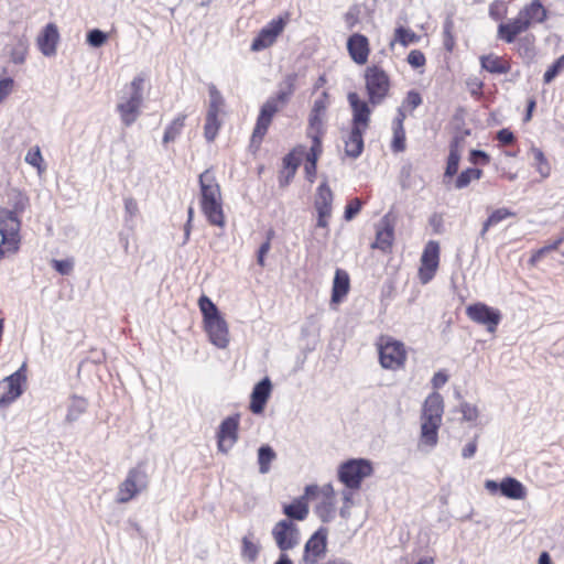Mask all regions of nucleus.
I'll list each match as a JSON object with an SVG mask.
<instances>
[{
	"label": "nucleus",
	"instance_id": "1",
	"mask_svg": "<svg viewBox=\"0 0 564 564\" xmlns=\"http://www.w3.org/2000/svg\"><path fill=\"white\" fill-rule=\"evenodd\" d=\"M6 196V205L0 207V236L9 251L18 252L22 240V215L31 207V202L19 188L9 189Z\"/></svg>",
	"mask_w": 564,
	"mask_h": 564
},
{
	"label": "nucleus",
	"instance_id": "2",
	"mask_svg": "<svg viewBox=\"0 0 564 564\" xmlns=\"http://www.w3.org/2000/svg\"><path fill=\"white\" fill-rule=\"evenodd\" d=\"M297 74L290 73L284 76L278 93L270 97L260 108L252 134L251 144L260 145L265 137L273 117L289 102L296 89Z\"/></svg>",
	"mask_w": 564,
	"mask_h": 564
},
{
	"label": "nucleus",
	"instance_id": "3",
	"mask_svg": "<svg viewBox=\"0 0 564 564\" xmlns=\"http://www.w3.org/2000/svg\"><path fill=\"white\" fill-rule=\"evenodd\" d=\"M351 110V128L345 140V152L350 158H358L364 151V134L371 120V108L356 91L347 95Z\"/></svg>",
	"mask_w": 564,
	"mask_h": 564
},
{
	"label": "nucleus",
	"instance_id": "4",
	"mask_svg": "<svg viewBox=\"0 0 564 564\" xmlns=\"http://www.w3.org/2000/svg\"><path fill=\"white\" fill-rule=\"evenodd\" d=\"M200 208L212 226L223 228L226 224L220 186L212 170L199 175Z\"/></svg>",
	"mask_w": 564,
	"mask_h": 564
},
{
	"label": "nucleus",
	"instance_id": "5",
	"mask_svg": "<svg viewBox=\"0 0 564 564\" xmlns=\"http://www.w3.org/2000/svg\"><path fill=\"white\" fill-rule=\"evenodd\" d=\"M444 400L438 392L429 394L423 403L420 423V445L435 447L438 443V430L442 425Z\"/></svg>",
	"mask_w": 564,
	"mask_h": 564
},
{
	"label": "nucleus",
	"instance_id": "6",
	"mask_svg": "<svg viewBox=\"0 0 564 564\" xmlns=\"http://www.w3.org/2000/svg\"><path fill=\"white\" fill-rule=\"evenodd\" d=\"M365 89L368 106L381 105L389 96L392 82L389 73L380 64H371L364 72Z\"/></svg>",
	"mask_w": 564,
	"mask_h": 564
},
{
	"label": "nucleus",
	"instance_id": "7",
	"mask_svg": "<svg viewBox=\"0 0 564 564\" xmlns=\"http://www.w3.org/2000/svg\"><path fill=\"white\" fill-rule=\"evenodd\" d=\"M380 366L386 370L398 371L405 367L408 348L405 344L390 335H380L375 343Z\"/></svg>",
	"mask_w": 564,
	"mask_h": 564
},
{
	"label": "nucleus",
	"instance_id": "8",
	"mask_svg": "<svg viewBox=\"0 0 564 564\" xmlns=\"http://www.w3.org/2000/svg\"><path fill=\"white\" fill-rule=\"evenodd\" d=\"M145 76L138 75L133 77L129 85L126 86L128 96H122L117 105L122 123L127 127L131 126L138 119L143 104V85Z\"/></svg>",
	"mask_w": 564,
	"mask_h": 564
},
{
	"label": "nucleus",
	"instance_id": "9",
	"mask_svg": "<svg viewBox=\"0 0 564 564\" xmlns=\"http://www.w3.org/2000/svg\"><path fill=\"white\" fill-rule=\"evenodd\" d=\"M209 104L205 117L204 138L214 142L221 128L220 115L224 112L225 99L214 84L208 85Z\"/></svg>",
	"mask_w": 564,
	"mask_h": 564
},
{
	"label": "nucleus",
	"instance_id": "10",
	"mask_svg": "<svg viewBox=\"0 0 564 564\" xmlns=\"http://www.w3.org/2000/svg\"><path fill=\"white\" fill-rule=\"evenodd\" d=\"M373 471L369 460L362 458H354L343 463L338 468V479L348 489L358 490L365 478L369 477Z\"/></svg>",
	"mask_w": 564,
	"mask_h": 564
},
{
	"label": "nucleus",
	"instance_id": "11",
	"mask_svg": "<svg viewBox=\"0 0 564 564\" xmlns=\"http://www.w3.org/2000/svg\"><path fill=\"white\" fill-rule=\"evenodd\" d=\"M149 476L140 465L131 468L124 480L119 485L116 501L127 503L148 488Z\"/></svg>",
	"mask_w": 564,
	"mask_h": 564
},
{
	"label": "nucleus",
	"instance_id": "12",
	"mask_svg": "<svg viewBox=\"0 0 564 564\" xmlns=\"http://www.w3.org/2000/svg\"><path fill=\"white\" fill-rule=\"evenodd\" d=\"M291 14L283 13L276 19L271 20L264 28H262L257 36L252 40L250 50L252 52H260L271 47L283 33L286 24L289 23Z\"/></svg>",
	"mask_w": 564,
	"mask_h": 564
},
{
	"label": "nucleus",
	"instance_id": "13",
	"mask_svg": "<svg viewBox=\"0 0 564 564\" xmlns=\"http://www.w3.org/2000/svg\"><path fill=\"white\" fill-rule=\"evenodd\" d=\"M441 246L436 240H430L425 243L420 258L417 278L422 284L431 282L440 267Z\"/></svg>",
	"mask_w": 564,
	"mask_h": 564
},
{
	"label": "nucleus",
	"instance_id": "14",
	"mask_svg": "<svg viewBox=\"0 0 564 564\" xmlns=\"http://www.w3.org/2000/svg\"><path fill=\"white\" fill-rule=\"evenodd\" d=\"M26 384V365L23 364L15 372L0 380V406L14 402Z\"/></svg>",
	"mask_w": 564,
	"mask_h": 564
},
{
	"label": "nucleus",
	"instance_id": "15",
	"mask_svg": "<svg viewBox=\"0 0 564 564\" xmlns=\"http://www.w3.org/2000/svg\"><path fill=\"white\" fill-rule=\"evenodd\" d=\"M328 546V529L318 528L305 542L302 554L303 564H318L325 558Z\"/></svg>",
	"mask_w": 564,
	"mask_h": 564
},
{
	"label": "nucleus",
	"instance_id": "16",
	"mask_svg": "<svg viewBox=\"0 0 564 564\" xmlns=\"http://www.w3.org/2000/svg\"><path fill=\"white\" fill-rule=\"evenodd\" d=\"M272 536L280 551L285 553L300 543V529L290 520H280L272 529Z\"/></svg>",
	"mask_w": 564,
	"mask_h": 564
},
{
	"label": "nucleus",
	"instance_id": "17",
	"mask_svg": "<svg viewBox=\"0 0 564 564\" xmlns=\"http://www.w3.org/2000/svg\"><path fill=\"white\" fill-rule=\"evenodd\" d=\"M318 491V486L308 485L305 487L304 495L293 499L290 503L283 505V514L286 516L285 520L290 521H304L310 513L308 501L315 498Z\"/></svg>",
	"mask_w": 564,
	"mask_h": 564
},
{
	"label": "nucleus",
	"instance_id": "18",
	"mask_svg": "<svg viewBox=\"0 0 564 564\" xmlns=\"http://www.w3.org/2000/svg\"><path fill=\"white\" fill-rule=\"evenodd\" d=\"M466 315L473 322L486 326L489 333H495L501 321V314L498 310L481 302L468 305Z\"/></svg>",
	"mask_w": 564,
	"mask_h": 564
},
{
	"label": "nucleus",
	"instance_id": "19",
	"mask_svg": "<svg viewBox=\"0 0 564 564\" xmlns=\"http://www.w3.org/2000/svg\"><path fill=\"white\" fill-rule=\"evenodd\" d=\"M240 415L234 414L226 417L217 431V447L221 453L227 454L238 441Z\"/></svg>",
	"mask_w": 564,
	"mask_h": 564
},
{
	"label": "nucleus",
	"instance_id": "20",
	"mask_svg": "<svg viewBox=\"0 0 564 564\" xmlns=\"http://www.w3.org/2000/svg\"><path fill=\"white\" fill-rule=\"evenodd\" d=\"M334 195L326 182L319 184L316 191L314 207L317 212L316 226L327 228L333 210Z\"/></svg>",
	"mask_w": 564,
	"mask_h": 564
},
{
	"label": "nucleus",
	"instance_id": "21",
	"mask_svg": "<svg viewBox=\"0 0 564 564\" xmlns=\"http://www.w3.org/2000/svg\"><path fill=\"white\" fill-rule=\"evenodd\" d=\"M351 61L357 65H366L371 53L369 39L361 33H352L346 43Z\"/></svg>",
	"mask_w": 564,
	"mask_h": 564
},
{
	"label": "nucleus",
	"instance_id": "22",
	"mask_svg": "<svg viewBox=\"0 0 564 564\" xmlns=\"http://www.w3.org/2000/svg\"><path fill=\"white\" fill-rule=\"evenodd\" d=\"M315 498L321 501L315 508V512L323 522H329L335 514L336 494L330 484L318 487Z\"/></svg>",
	"mask_w": 564,
	"mask_h": 564
},
{
	"label": "nucleus",
	"instance_id": "23",
	"mask_svg": "<svg viewBox=\"0 0 564 564\" xmlns=\"http://www.w3.org/2000/svg\"><path fill=\"white\" fill-rule=\"evenodd\" d=\"M204 328L209 340L218 348H226L229 344V330L221 315L204 322Z\"/></svg>",
	"mask_w": 564,
	"mask_h": 564
},
{
	"label": "nucleus",
	"instance_id": "24",
	"mask_svg": "<svg viewBox=\"0 0 564 564\" xmlns=\"http://www.w3.org/2000/svg\"><path fill=\"white\" fill-rule=\"evenodd\" d=\"M530 30L527 22H523L520 18L514 17L506 22H501L497 28L498 40L512 44L520 39L522 33Z\"/></svg>",
	"mask_w": 564,
	"mask_h": 564
},
{
	"label": "nucleus",
	"instance_id": "25",
	"mask_svg": "<svg viewBox=\"0 0 564 564\" xmlns=\"http://www.w3.org/2000/svg\"><path fill=\"white\" fill-rule=\"evenodd\" d=\"M517 17L527 22L531 29L533 25L542 24L549 19V10L541 0H531L519 10Z\"/></svg>",
	"mask_w": 564,
	"mask_h": 564
},
{
	"label": "nucleus",
	"instance_id": "26",
	"mask_svg": "<svg viewBox=\"0 0 564 564\" xmlns=\"http://www.w3.org/2000/svg\"><path fill=\"white\" fill-rule=\"evenodd\" d=\"M272 393V383L268 377L258 382L251 392L249 409L253 414H261Z\"/></svg>",
	"mask_w": 564,
	"mask_h": 564
},
{
	"label": "nucleus",
	"instance_id": "27",
	"mask_svg": "<svg viewBox=\"0 0 564 564\" xmlns=\"http://www.w3.org/2000/svg\"><path fill=\"white\" fill-rule=\"evenodd\" d=\"M394 241L393 223L388 216H384L376 228V239L371 248L389 252Z\"/></svg>",
	"mask_w": 564,
	"mask_h": 564
},
{
	"label": "nucleus",
	"instance_id": "28",
	"mask_svg": "<svg viewBox=\"0 0 564 564\" xmlns=\"http://www.w3.org/2000/svg\"><path fill=\"white\" fill-rule=\"evenodd\" d=\"M59 33L56 24L48 23L37 35L36 45L45 56H53L56 53Z\"/></svg>",
	"mask_w": 564,
	"mask_h": 564
},
{
	"label": "nucleus",
	"instance_id": "29",
	"mask_svg": "<svg viewBox=\"0 0 564 564\" xmlns=\"http://www.w3.org/2000/svg\"><path fill=\"white\" fill-rule=\"evenodd\" d=\"M350 290V278L349 274L343 270L337 269L335 271V276L333 280L332 288V303L338 304L340 303L349 293Z\"/></svg>",
	"mask_w": 564,
	"mask_h": 564
},
{
	"label": "nucleus",
	"instance_id": "30",
	"mask_svg": "<svg viewBox=\"0 0 564 564\" xmlns=\"http://www.w3.org/2000/svg\"><path fill=\"white\" fill-rule=\"evenodd\" d=\"M480 65L491 74H507L511 70V63L505 56H498L494 53L480 56Z\"/></svg>",
	"mask_w": 564,
	"mask_h": 564
},
{
	"label": "nucleus",
	"instance_id": "31",
	"mask_svg": "<svg viewBox=\"0 0 564 564\" xmlns=\"http://www.w3.org/2000/svg\"><path fill=\"white\" fill-rule=\"evenodd\" d=\"M406 116L402 112L397 113L392 121L393 137L391 141V150L395 153L403 152L406 148V137L404 129V120Z\"/></svg>",
	"mask_w": 564,
	"mask_h": 564
},
{
	"label": "nucleus",
	"instance_id": "32",
	"mask_svg": "<svg viewBox=\"0 0 564 564\" xmlns=\"http://www.w3.org/2000/svg\"><path fill=\"white\" fill-rule=\"evenodd\" d=\"M325 117L310 113L306 135L311 139L313 147L323 145L322 140L325 135Z\"/></svg>",
	"mask_w": 564,
	"mask_h": 564
},
{
	"label": "nucleus",
	"instance_id": "33",
	"mask_svg": "<svg viewBox=\"0 0 564 564\" xmlns=\"http://www.w3.org/2000/svg\"><path fill=\"white\" fill-rule=\"evenodd\" d=\"M500 492L502 496L513 499L521 500L527 497V489L521 481L513 477H506L499 482Z\"/></svg>",
	"mask_w": 564,
	"mask_h": 564
},
{
	"label": "nucleus",
	"instance_id": "34",
	"mask_svg": "<svg viewBox=\"0 0 564 564\" xmlns=\"http://www.w3.org/2000/svg\"><path fill=\"white\" fill-rule=\"evenodd\" d=\"M459 142L457 139L451 142L449 144V153L446 161V167L444 172V181L447 178H453L459 167L460 162V149H459Z\"/></svg>",
	"mask_w": 564,
	"mask_h": 564
},
{
	"label": "nucleus",
	"instance_id": "35",
	"mask_svg": "<svg viewBox=\"0 0 564 564\" xmlns=\"http://www.w3.org/2000/svg\"><path fill=\"white\" fill-rule=\"evenodd\" d=\"M323 153V145L313 147L306 152L304 171L306 178L310 183H313L316 178L317 173V161Z\"/></svg>",
	"mask_w": 564,
	"mask_h": 564
},
{
	"label": "nucleus",
	"instance_id": "36",
	"mask_svg": "<svg viewBox=\"0 0 564 564\" xmlns=\"http://www.w3.org/2000/svg\"><path fill=\"white\" fill-rule=\"evenodd\" d=\"M187 116L185 113H178L165 128L163 134V143L167 144L174 142L182 133Z\"/></svg>",
	"mask_w": 564,
	"mask_h": 564
},
{
	"label": "nucleus",
	"instance_id": "37",
	"mask_svg": "<svg viewBox=\"0 0 564 564\" xmlns=\"http://www.w3.org/2000/svg\"><path fill=\"white\" fill-rule=\"evenodd\" d=\"M306 149L304 145L299 144L294 147L284 158L283 165L285 169L291 171V175L293 176L300 166L303 158L306 156Z\"/></svg>",
	"mask_w": 564,
	"mask_h": 564
},
{
	"label": "nucleus",
	"instance_id": "38",
	"mask_svg": "<svg viewBox=\"0 0 564 564\" xmlns=\"http://www.w3.org/2000/svg\"><path fill=\"white\" fill-rule=\"evenodd\" d=\"M514 51L522 58H533L535 55V36L527 34L514 42Z\"/></svg>",
	"mask_w": 564,
	"mask_h": 564
},
{
	"label": "nucleus",
	"instance_id": "39",
	"mask_svg": "<svg viewBox=\"0 0 564 564\" xmlns=\"http://www.w3.org/2000/svg\"><path fill=\"white\" fill-rule=\"evenodd\" d=\"M516 215L517 214L514 212L506 207L492 210L482 224L481 235L484 236L489 230V228L497 226L510 217H516Z\"/></svg>",
	"mask_w": 564,
	"mask_h": 564
},
{
	"label": "nucleus",
	"instance_id": "40",
	"mask_svg": "<svg viewBox=\"0 0 564 564\" xmlns=\"http://www.w3.org/2000/svg\"><path fill=\"white\" fill-rule=\"evenodd\" d=\"M484 172L477 167H467L462 171L454 183V187L456 189H462L467 187L473 181H478L482 177Z\"/></svg>",
	"mask_w": 564,
	"mask_h": 564
},
{
	"label": "nucleus",
	"instance_id": "41",
	"mask_svg": "<svg viewBox=\"0 0 564 564\" xmlns=\"http://www.w3.org/2000/svg\"><path fill=\"white\" fill-rule=\"evenodd\" d=\"M29 52V43L25 36L17 37L15 42L10 48V58L14 64H22L25 62Z\"/></svg>",
	"mask_w": 564,
	"mask_h": 564
},
{
	"label": "nucleus",
	"instance_id": "42",
	"mask_svg": "<svg viewBox=\"0 0 564 564\" xmlns=\"http://www.w3.org/2000/svg\"><path fill=\"white\" fill-rule=\"evenodd\" d=\"M531 153L534 160L536 172L541 175L542 178H547L551 175L552 167L545 154L541 149L535 147L531 148Z\"/></svg>",
	"mask_w": 564,
	"mask_h": 564
},
{
	"label": "nucleus",
	"instance_id": "43",
	"mask_svg": "<svg viewBox=\"0 0 564 564\" xmlns=\"http://www.w3.org/2000/svg\"><path fill=\"white\" fill-rule=\"evenodd\" d=\"M276 458L275 452L269 445H262L258 449V464L261 474H267L271 468V463Z\"/></svg>",
	"mask_w": 564,
	"mask_h": 564
},
{
	"label": "nucleus",
	"instance_id": "44",
	"mask_svg": "<svg viewBox=\"0 0 564 564\" xmlns=\"http://www.w3.org/2000/svg\"><path fill=\"white\" fill-rule=\"evenodd\" d=\"M260 546L253 541V535H246L241 540V556L248 562H254L259 555Z\"/></svg>",
	"mask_w": 564,
	"mask_h": 564
},
{
	"label": "nucleus",
	"instance_id": "45",
	"mask_svg": "<svg viewBox=\"0 0 564 564\" xmlns=\"http://www.w3.org/2000/svg\"><path fill=\"white\" fill-rule=\"evenodd\" d=\"M419 41L420 35H417L414 31L404 26H399L394 30L393 41L391 42V45H393L394 42H398L402 46H408L410 44L417 43Z\"/></svg>",
	"mask_w": 564,
	"mask_h": 564
},
{
	"label": "nucleus",
	"instance_id": "46",
	"mask_svg": "<svg viewBox=\"0 0 564 564\" xmlns=\"http://www.w3.org/2000/svg\"><path fill=\"white\" fill-rule=\"evenodd\" d=\"M422 96L419 91L410 90L406 93V96L404 97L401 107L398 108L397 113L402 112L406 116V112L411 113L422 104Z\"/></svg>",
	"mask_w": 564,
	"mask_h": 564
},
{
	"label": "nucleus",
	"instance_id": "47",
	"mask_svg": "<svg viewBox=\"0 0 564 564\" xmlns=\"http://www.w3.org/2000/svg\"><path fill=\"white\" fill-rule=\"evenodd\" d=\"M198 306L203 314V322L212 319L220 315L217 306L213 303V301L206 296L202 295L198 300Z\"/></svg>",
	"mask_w": 564,
	"mask_h": 564
},
{
	"label": "nucleus",
	"instance_id": "48",
	"mask_svg": "<svg viewBox=\"0 0 564 564\" xmlns=\"http://www.w3.org/2000/svg\"><path fill=\"white\" fill-rule=\"evenodd\" d=\"M443 46L448 53H452L456 46V37L454 34V22L452 20H446L444 23Z\"/></svg>",
	"mask_w": 564,
	"mask_h": 564
},
{
	"label": "nucleus",
	"instance_id": "49",
	"mask_svg": "<svg viewBox=\"0 0 564 564\" xmlns=\"http://www.w3.org/2000/svg\"><path fill=\"white\" fill-rule=\"evenodd\" d=\"M25 162L28 164L32 165L33 167H36L39 173H42L43 171H45L44 160H43L41 150L37 145L31 148L28 151V153L25 155Z\"/></svg>",
	"mask_w": 564,
	"mask_h": 564
},
{
	"label": "nucleus",
	"instance_id": "50",
	"mask_svg": "<svg viewBox=\"0 0 564 564\" xmlns=\"http://www.w3.org/2000/svg\"><path fill=\"white\" fill-rule=\"evenodd\" d=\"M564 70V54L560 56L552 65L547 67L543 75V82L550 84L556 76Z\"/></svg>",
	"mask_w": 564,
	"mask_h": 564
},
{
	"label": "nucleus",
	"instance_id": "51",
	"mask_svg": "<svg viewBox=\"0 0 564 564\" xmlns=\"http://www.w3.org/2000/svg\"><path fill=\"white\" fill-rule=\"evenodd\" d=\"M274 235H275L274 230L269 229L267 231L265 241L260 246V248L258 250L257 262L262 268L265 265V256L269 253V251L271 249V241L274 238Z\"/></svg>",
	"mask_w": 564,
	"mask_h": 564
},
{
	"label": "nucleus",
	"instance_id": "52",
	"mask_svg": "<svg viewBox=\"0 0 564 564\" xmlns=\"http://www.w3.org/2000/svg\"><path fill=\"white\" fill-rule=\"evenodd\" d=\"M508 9L502 0H495L489 6V15L495 21H500L507 15Z\"/></svg>",
	"mask_w": 564,
	"mask_h": 564
},
{
	"label": "nucleus",
	"instance_id": "53",
	"mask_svg": "<svg viewBox=\"0 0 564 564\" xmlns=\"http://www.w3.org/2000/svg\"><path fill=\"white\" fill-rule=\"evenodd\" d=\"M328 104H329V101H328V94H327V91H323L321 97H318L314 101V105H313L312 110H311L310 113L326 117V111H327V108H328Z\"/></svg>",
	"mask_w": 564,
	"mask_h": 564
},
{
	"label": "nucleus",
	"instance_id": "54",
	"mask_svg": "<svg viewBox=\"0 0 564 564\" xmlns=\"http://www.w3.org/2000/svg\"><path fill=\"white\" fill-rule=\"evenodd\" d=\"M361 207H362V202L360 198L356 197V198L350 199L345 207V213H344L345 219L348 221L351 220L356 215L359 214V212L361 210Z\"/></svg>",
	"mask_w": 564,
	"mask_h": 564
},
{
	"label": "nucleus",
	"instance_id": "55",
	"mask_svg": "<svg viewBox=\"0 0 564 564\" xmlns=\"http://www.w3.org/2000/svg\"><path fill=\"white\" fill-rule=\"evenodd\" d=\"M406 62L413 67H423L426 64V57L420 50H412L406 57Z\"/></svg>",
	"mask_w": 564,
	"mask_h": 564
},
{
	"label": "nucleus",
	"instance_id": "56",
	"mask_svg": "<svg viewBox=\"0 0 564 564\" xmlns=\"http://www.w3.org/2000/svg\"><path fill=\"white\" fill-rule=\"evenodd\" d=\"M51 264L62 275L70 274L73 271V268H74V262L70 259H66V260L53 259L51 261Z\"/></svg>",
	"mask_w": 564,
	"mask_h": 564
},
{
	"label": "nucleus",
	"instance_id": "57",
	"mask_svg": "<svg viewBox=\"0 0 564 564\" xmlns=\"http://www.w3.org/2000/svg\"><path fill=\"white\" fill-rule=\"evenodd\" d=\"M107 41V34L102 31L95 29L87 34V42L93 47H99Z\"/></svg>",
	"mask_w": 564,
	"mask_h": 564
},
{
	"label": "nucleus",
	"instance_id": "58",
	"mask_svg": "<svg viewBox=\"0 0 564 564\" xmlns=\"http://www.w3.org/2000/svg\"><path fill=\"white\" fill-rule=\"evenodd\" d=\"M496 140L498 141L500 147H506L513 144L517 139L514 133L510 129L503 128L497 132Z\"/></svg>",
	"mask_w": 564,
	"mask_h": 564
},
{
	"label": "nucleus",
	"instance_id": "59",
	"mask_svg": "<svg viewBox=\"0 0 564 564\" xmlns=\"http://www.w3.org/2000/svg\"><path fill=\"white\" fill-rule=\"evenodd\" d=\"M469 162L475 165H487L490 163V156L488 153L481 150H471L469 152Z\"/></svg>",
	"mask_w": 564,
	"mask_h": 564
},
{
	"label": "nucleus",
	"instance_id": "60",
	"mask_svg": "<svg viewBox=\"0 0 564 564\" xmlns=\"http://www.w3.org/2000/svg\"><path fill=\"white\" fill-rule=\"evenodd\" d=\"M460 412L466 421H476L478 417L477 406L470 403H463L460 405Z\"/></svg>",
	"mask_w": 564,
	"mask_h": 564
},
{
	"label": "nucleus",
	"instance_id": "61",
	"mask_svg": "<svg viewBox=\"0 0 564 564\" xmlns=\"http://www.w3.org/2000/svg\"><path fill=\"white\" fill-rule=\"evenodd\" d=\"M14 80L10 77L0 79V102H2L13 90Z\"/></svg>",
	"mask_w": 564,
	"mask_h": 564
},
{
	"label": "nucleus",
	"instance_id": "62",
	"mask_svg": "<svg viewBox=\"0 0 564 564\" xmlns=\"http://www.w3.org/2000/svg\"><path fill=\"white\" fill-rule=\"evenodd\" d=\"M343 498H344V506L340 509V516L343 518H348L349 509H350V507L352 505V491H351V489L345 490L343 492Z\"/></svg>",
	"mask_w": 564,
	"mask_h": 564
},
{
	"label": "nucleus",
	"instance_id": "63",
	"mask_svg": "<svg viewBox=\"0 0 564 564\" xmlns=\"http://www.w3.org/2000/svg\"><path fill=\"white\" fill-rule=\"evenodd\" d=\"M467 86L473 96H477V97L481 96L484 83L479 78L475 77V78L468 79Z\"/></svg>",
	"mask_w": 564,
	"mask_h": 564
},
{
	"label": "nucleus",
	"instance_id": "64",
	"mask_svg": "<svg viewBox=\"0 0 564 564\" xmlns=\"http://www.w3.org/2000/svg\"><path fill=\"white\" fill-rule=\"evenodd\" d=\"M546 254L547 252L544 250L543 247L532 251L529 259V264L531 267H535Z\"/></svg>",
	"mask_w": 564,
	"mask_h": 564
}]
</instances>
